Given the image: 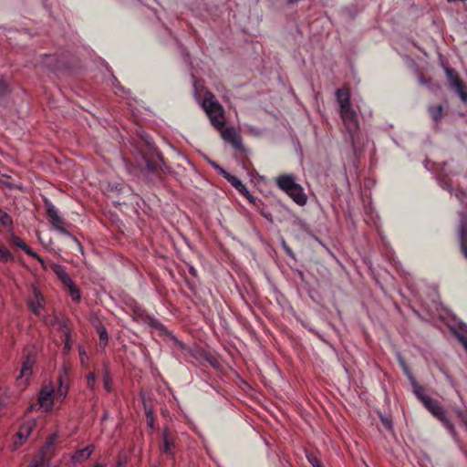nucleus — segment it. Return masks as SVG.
Segmentation results:
<instances>
[{"instance_id":"ddd939ff","label":"nucleus","mask_w":467,"mask_h":467,"mask_svg":"<svg viewBox=\"0 0 467 467\" xmlns=\"http://www.w3.org/2000/svg\"><path fill=\"white\" fill-rule=\"evenodd\" d=\"M276 183L278 187L285 192L286 193L292 190L297 183L295 182V179L292 175H281L276 179Z\"/></svg>"},{"instance_id":"3c124183","label":"nucleus","mask_w":467,"mask_h":467,"mask_svg":"<svg viewBox=\"0 0 467 467\" xmlns=\"http://www.w3.org/2000/svg\"><path fill=\"white\" fill-rule=\"evenodd\" d=\"M205 360L206 362H210L212 366H215V362L213 360H212L207 355H206V358H205Z\"/></svg>"},{"instance_id":"2eb2a0df","label":"nucleus","mask_w":467,"mask_h":467,"mask_svg":"<svg viewBox=\"0 0 467 467\" xmlns=\"http://www.w3.org/2000/svg\"><path fill=\"white\" fill-rule=\"evenodd\" d=\"M34 363H35V359L33 357L27 356L25 358V360L23 361L20 375H19L20 379L25 378L26 380L28 379V377L32 373V367H33Z\"/></svg>"},{"instance_id":"6e6552de","label":"nucleus","mask_w":467,"mask_h":467,"mask_svg":"<svg viewBox=\"0 0 467 467\" xmlns=\"http://www.w3.org/2000/svg\"><path fill=\"white\" fill-rule=\"evenodd\" d=\"M32 291L33 295L27 299V306L35 315L38 316L45 306V298L36 286H33Z\"/></svg>"},{"instance_id":"ea45409f","label":"nucleus","mask_w":467,"mask_h":467,"mask_svg":"<svg viewBox=\"0 0 467 467\" xmlns=\"http://www.w3.org/2000/svg\"><path fill=\"white\" fill-rule=\"evenodd\" d=\"M400 362L403 368L405 374L409 376L410 381L412 382L413 380H415L414 378L410 375V369L407 367V365L405 364V362L401 358H400Z\"/></svg>"},{"instance_id":"39448f33","label":"nucleus","mask_w":467,"mask_h":467,"mask_svg":"<svg viewBox=\"0 0 467 467\" xmlns=\"http://www.w3.org/2000/svg\"><path fill=\"white\" fill-rule=\"evenodd\" d=\"M446 77L449 81L450 87L459 95L463 102L467 101V89L463 82L458 76V73L453 69L447 67L445 69Z\"/></svg>"},{"instance_id":"cd10ccee","label":"nucleus","mask_w":467,"mask_h":467,"mask_svg":"<svg viewBox=\"0 0 467 467\" xmlns=\"http://www.w3.org/2000/svg\"><path fill=\"white\" fill-rule=\"evenodd\" d=\"M0 223L2 226L8 228L12 226L13 221L11 216L0 208Z\"/></svg>"},{"instance_id":"f8f14e48","label":"nucleus","mask_w":467,"mask_h":467,"mask_svg":"<svg viewBox=\"0 0 467 467\" xmlns=\"http://www.w3.org/2000/svg\"><path fill=\"white\" fill-rule=\"evenodd\" d=\"M47 214L49 222L55 229L64 224V221L59 216L57 210L50 202L47 203Z\"/></svg>"},{"instance_id":"f704fd0d","label":"nucleus","mask_w":467,"mask_h":467,"mask_svg":"<svg viewBox=\"0 0 467 467\" xmlns=\"http://www.w3.org/2000/svg\"><path fill=\"white\" fill-rule=\"evenodd\" d=\"M27 467H48V463L34 458Z\"/></svg>"},{"instance_id":"4c0bfd02","label":"nucleus","mask_w":467,"mask_h":467,"mask_svg":"<svg viewBox=\"0 0 467 467\" xmlns=\"http://www.w3.org/2000/svg\"><path fill=\"white\" fill-rule=\"evenodd\" d=\"M24 251L30 256L34 257V258H36L41 264L42 265L44 266V261L41 257H39L36 253H35L31 248H29L27 245L26 247L24 249Z\"/></svg>"},{"instance_id":"dca6fc26","label":"nucleus","mask_w":467,"mask_h":467,"mask_svg":"<svg viewBox=\"0 0 467 467\" xmlns=\"http://www.w3.org/2000/svg\"><path fill=\"white\" fill-rule=\"evenodd\" d=\"M93 451V446H87L81 450L77 451L72 456V461L76 462L85 461L92 454Z\"/></svg>"},{"instance_id":"5701e85b","label":"nucleus","mask_w":467,"mask_h":467,"mask_svg":"<svg viewBox=\"0 0 467 467\" xmlns=\"http://www.w3.org/2000/svg\"><path fill=\"white\" fill-rule=\"evenodd\" d=\"M58 382H59V386H58L56 393L54 394V398L63 400L67 397V394L68 391V387L67 385H64L63 376L61 373L59 374V377H58Z\"/></svg>"},{"instance_id":"49530a36","label":"nucleus","mask_w":467,"mask_h":467,"mask_svg":"<svg viewBox=\"0 0 467 467\" xmlns=\"http://www.w3.org/2000/svg\"><path fill=\"white\" fill-rule=\"evenodd\" d=\"M147 423L150 428H153L154 426V420L153 416H150V418H147Z\"/></svg>"},{"instance_id":"9d476101","label":"nucleus","mask_w":467,"mask_h":467,"mask_svg":"<svg viewBox=\"0 0 467 467\" xmlns=\"http://www.w3.org/2000/svg\"><path fill=\"white\" fill-rule=\"evenodd\" d=\"M458 237L460 241L461 251L467 258V218L462 216L458 229Z\"/></svg>"},{"instance_id":"7ed1b4c3","label":"nucleus","mask_w":467,"mask_h":467,"mask_svg":"<svg viewBox=\"0 0 467 467\" xmlns=\"http://www.w3.org/2000/svg\"><path fill=\"white\" fill-rule=\"evenodd\" d=\"M423 405L435 418L444 424L451 433H454V425L448 419L445 409L437 400L426 398L423 400Z\"/></svg>"},{"instance_id":"c85d7f7f","label":"nucleus","mask_w":467,"mask_h":467,"mask_svg":"<svg viewBox=\"0 0 467 467\" xmlns=\"http://www.w3.org/2000/svg\"><path fill=\"white\" fill-rule=\"evenodd\" d=\"M412 386H413V391L415 393V395L417 396V398L423 403V400L424 399L426 398H430L429 396H427L425 393H424V389L421 387V386H419L415 380H413L412 382Z\"/></svg>"},{"instance_id":"37998d69","label":"nucleus","mask_w":467,"mask_h":467,"mask_svg":"<svg viewBox=\"0 0 467 467\" xmlns=\"http://www.w3.org/2000/svg\"><path fill=\"white\" fill-rule=\"evenodd\" d=\"M60 234H64V235H67V236H69V237H72L74 240H76L75 237H73L71 235V234L63 226L61 225L60 227H57L56 228Z\"/></svg>"},{"instance_id":"c9c22d12","label":"nucleus","mask_w":467,"mask_h":467,"mask_svg":"<svg viewBox=\"0 0 467 467\" xmlns=\"http://www.w3.org/2000/svg\"><path fill=\"white\" fill-rule=\"evenodd\" d=\"M193 86H194L196 99H197L199 105L201 106V108L202 109H204V98H202L201 95L198 93V91H197V82L196 81H194Z\"/></svg>"},{"instance_id":"1a4fd4ad","label":"nucleus","mask_w":467,"mask_h":467,"mask_svg":"<svg viewBox=\"0 0 467 467\" xmlns=\"http://www.w3.org/2000/svg\"><path fill=\"white\" fill-rule=\"evenodd\" d=\"M336 99L338 104L339 112L352 108L350 103V91L348 88H338L336 91Z\"/></svg>"},{"instance_id":"603ef678","label":"nucleus","mask_w":467,"mask_h":467,"mask_svg":"<svg viewBox=\"0 0 467 467\" xmlns=\"http://www.w3.org/2000/svg\"><path fill=\"white\" fill-rule=\"evenodd\" d=\"M96 467H101L100 465H97Z\"/></svg>"},{"instance_id":"4be33fe9","label":"nucleus","mask_w":467,"mask_h":467,"mask_svg":"<svg viewBox=\"0 0 467 467\" xmlns=\"http://www.w3.org/2000/svg\"><path fill=\"white\" fill-rule=\"evenodd\" d=\"M36 425L35 421H28L21 426L19 431L16 433V436L20 440H26L31 433L34 426Z\"/></svg>"},{"instance_id":"0eeeda50","label":"nucleus","mask_w":467,"mask_h":467,"mask_svg":"<svg viewBox=\"0 0 467 467\" xmlns=\"http://www.w3.org/2000/svg\"><path fill=\"white\" fill-rule=\"evenodd\" d=\"M57 439L58 435L57 433L51 434L40 450L38 455L35 458L48 463L49 460L55 454V444L57 441Z\"/></svg>"},{"instance_id":"473e14b6","label":"nucleus","mask_w":467,"mask_h":467,"mask_svg":"<svg viewBox=\"0 0 467 467\" xmlns=\"http://www.w3.org/2000/svg\"><path fill=\"white\" fill-rule=\"evenodd\" d=\"M307 461L313 467H323L320 461L312 453L307 454Z\"/></svg>"},{"instance_id":"4468645a","label":"nucleus","mask_w":467,"mask_h":467,"mask_svg":"<svg viewBox=\"0 0 467 467\" xmlns=\"http://www.w3.org/2000/svg\"><path fill=\"white\" fill-rule=\"evenodd\" d=\"M287 194L293 199L298 205H305L307 201L306 195L304 193L303 188L297 184Z\"/></svg>"},{"instance_id":"c03bdc74","label":"nucleus","mask_w":467,"mask_h":467,"mask_svg":"<svg viewBox=\"0 0 467 467\" xmlns=\"http://www.w3.org/2000/svg\"><path fill=\"white\" fill-rule=\"evenodd\" d=\"M381 421L382 423L384 424V426L386 428H388L389 430H391L392 428V423H391V420L387 419V418H384V417H381Z\"/></svg>"},{"instance_id":"f257e3e1","label":"nucleus","mask_w":467,"mask_h":467,"mask_svg":"<svg viewBox=\"0 0 467 467\" xmlns=\"http://www.w3.org/2000/svg\"><path fill=\"white\" fill-rule=\"evenodd\" d=\"M148 146V152H143L138 165L140 171L146 176H151L158 174L159 170L161 169L162 159L161 155L156 151L153 144L146 140Z\"/></svg>"},{"instance_id":"393cba45","label":"nucleus","mask_w":467,"mask_h":467,"mask_svg":"<svg viewBox=\"0 0 467 467\" xmlns=\"http://www.w3.org/2000/svg\"><path fill=\"white\" fill-rule=\"evenodd\" d=\"M429 112L431 115V118L438 121L442 118L443 107L442 105L431 106L429 108Z\"/></svg>"},{"instance_id":"f03ea898","label":"nucleus","mask_w":467,"mask_h":467,"mask_svg":"<svg viewBox=\"0 0 467 467\" xmlns=\"http://www.w3.org/2000/svg\"><path fill=\"white\" fill-rule=\"evenodd\" d=\"M206 116L212 126L217 130H222L226 124L225 111L214 95L206 90Z\"/></svg>"},{"instance_id":"2f4dec72","label":"nucleus","mask_w":467,"mask_h":467,"mask_svg":"<svg viewBox=\"0 0 467 467\" xmlns=\"http://www.w3.org/2000/svg\"><path fill=\"white\" fill-rule=\"evenodd\" d=\"M0 259L5 262L13 259L10 252L4 246H0Z\"/></svg>"},{"instance_id":"e433bc0d","label":"nucleus","mask_w":467,"mask_h":467,"mask_svg":"<svg viewBox=\"0 0 467 467\" xmlns=\"http://www.w3.org/2000/svg\"><path fill=\"white\" fill-rule=\"evenodd\" d=\"M12 242L15 245L21 248L22 250H24L26 247V244L24 243V241L17 236H13Z\"/></svg>"},{"instance_id":"09e8293b","label":"nucleus","mask_w":467,"mask_h":467,"mask_svg":"<svg viewBox=\"0 0 467 467\" xmlns=\"http://www.w3.org/2000/svg\"><path fill=\"white\" fill-rule=\"evenodd\" d=\"M79 356L81 358V361L83 362L84 361V358H87L86 351L84 349L80 350L79 351Z\"/></svg>"},{"instance_id":"a19ab883","label":"nucleus","mask_w":467,"mask_h":467,"mask_svg":"<svg viewBox=\"0 0 467 467\" xmlns=\"http://www.w3.org/2000/svg\"><path fill=\"white\" fill-rule=\"evenodd\" d=\"M400 362L403 368L405 374L409 376L410 381L412 382L413 380H415L414 378L410 375V369L407 367V365L405 364V362L401 358H400Z\"/></svg>"},{"instance_id":"bb28decb","label":"nucleus","mask_w":467,"mask_h":467,"mask_svg":"<svg viewBox=\"0 0 467 467\" xmlns=\"http://www.w3.org/2000/svg\"><path fill=\"white\" fill-rule=\"evenodd\" d=\"M96 328L99 336L100 345L106 346L109 340L106 327L103 325H99Z\"/></svg>"},{"instance_id":"423d86ee","label":"nucleus","mask_w":467,"mask_h":467,"mask_svg":"<svg viewBox=\"0 0 467 467\" xmlns=\"http://www.w3.org/2000/svg\"><path fill=\"white\" fill-rule=\"evenodd\" d=\"M342 121L350 134L352 141L354 140V135L359 129L358 115L353 108L339 112Z\"/></svg>"},{"instance_id":"a211bd4d","label":"nucleus","mask_w":467,"mask_h":467,"mask_svg":"<svg viewBox=\"0 0 467 467\" xmlns=\"http://www.w3.org/2000/svg\"><path fill=\"white\" fill-rule=\"evenodd\" d=\"M51 268L64 285L71 284L72 279L62 265L54 264L51 265Z\"/></svg>"},{"instance_id":"c756f323","label":"nucleus","mask_w":467,"mask_h":467,"mask_svg":"<svg viewBox=\"0 0 467 467\" xmlns=\"http://www.w3.org/2000/svg\"><path fill=\"white\" fill-rule=\"evenodd\" d=\"M9 93V87L5 78L0 75V99Z\"/></svg>"},{"instance_id":"58836bf2","label":"nucleus","mask_w":467,"mask_h":467,"mask_svg":"<svg viewBox=\"0 0 467 467\" xmlns=\"http://www.w3.org/2000/svg\"><path fill=\"white\" fill-rule=\"evenodd\" d=\"M400 362L403 368L405 374L409 376L410 381L412 382L413 380H415L414 378L410 375V369L407 367V365L405 364V362L401 358H400Z\"/></svg>"},{"instance_id":"f3484780","label":"nucleus","mask_w":467,"mask_h":467,"mask_svg":"<svg viewBox=\"0 0 467 467\" xmlns=\"http://www.w3.org/2000/svg\"><path fill=\"white\" fill-rule=\"evenodd\" d=\"M43 64L46 67L53 71L58 70L61 67L57 55H45Z\"/></svg>"},{"instance_id":"a18cd8bd","label":"nucleus","mask_w":467,"mask_h":467,"mask_svg":"<svg viewBox=\"0 0 467 467\" xmlns=\"http://www.w3.org/2000/svg\"><path fill=\"white\" fill-rule=\"evenodd\" d=\"M457 414H458V416H459L462 420H464L465 422H467V412H464V411H462V410H457Z\"/></svg>"},{"instance_id":"72a5a7b5","label":"nucleus","mask_w":467,"mask_h":467,"mask_svg":"<svg viewBox=\"0 0 467 467\" xmlns=\"http://www.w3.org/2000/svg\"><path fill=\"white\" fill-rule=\"evenodd\" d=\"M96 384V376L93 372H90L87 377V385L88 388L93 389Z\"/></svg>"},{"instance_id":"6ab92c4d","label":"nucleus","mask_w":467,"mask_h":467,"mask_svg":"<svg viewBox=\"0 0 467 467\" xmlns=\"http://www.w3.org/2000/svg\"><path fill=\"white\" fill-rule=\"evenodd\" d=\"M163 439V445H162V451L166 454H171L172 448L174 447L173 439L169 431V430H164L162 434Z\"/></svg>"},{"instance_id":"7c9ffc66","label":"nucleus","mask_w":467,"mask_h":467,"mask_svg":"<svg viewBox=\"0 0 467 467\" xmlns=\"http://www.w3.org/2000/svg\"><path fill=\"white\" fill-rule=\"evenodd\" d=\"M103 383H104V387H105L106 390L109 392L111 391L112 380H111V378L109 376L107 367H105V371H104V375H103Z\"/></svg>"},{"instance_id":"20e7f679","label":"nucleus","mask_w":467,"mask_h":467,"mask_svg":"<svg viewBox=\"0 0 467 467\" xmlns=\"http://www.w3.org/2000/svg\"><path fill=\"white\" fill-rule=\"evenodd\" d=\"M220 133L221 138L228 144H230L233 149H234L238 152H244L245 147L243 144V140L241 135L237 132L236 129L233 126L226 127L223 126L222 130H217Z\"/></svg>"},{"instance_id":"9b49d317","label":"nucleus","mask_w":467,"mask_h":467,"mask_svg":"<svg viewBox=\"0 0 467 467\" xmlns=\"http://www.w3.org/2000/svg\"><path fill=\"white\" fill-rule=\"evenodd\" d=\"M53 400L54 389L49 387L43 388L38 398L40 406L45 408L46 410H49L52 408Z\"/></svg>"},{"instance_id":"8fccbe9b","label":"nucleus","mask_w":467,"mask_h":467,"mask_svg":"<svg viewBox=\"0 0 467 467\" xmlns=\"http://www.w3.org/2000/svg\"><path fill=\"white\" fill-rule=\"evenodd\" d=\"M145 410H146L147 418H150V416H153L152 415V411H151L150 409L148 410L147 408H145Z\"/></svg>"},{"instance_id":"412c9836","label":"nucleus","mask_w":467,"mask_h":467,"mask_svg":"<svg viewBox=\"0 0 467 467\" xmlns=\"http://www.w3.org/2000/svg\"><path fill=\"white\" fill-rule=\"evenodd\" d=\"M147 322L151 327L158 329L161 333H165L171 340H173L175 343H178L180 346H182V343L179 342L177 340V338L175 337H173L171 333H169L157 319H155L153 317H148Z\"/></svg>"},{"instance_id":"a878e982","label":"nucleus","mask_w":467,"mask_h":467,"mask_svg":"<svg viewBox=\"0 0 467 467\" xmlns=\"http://www.w3.org/2000/svg\"><path fill=\"white\" fill-rule=\"evenodd\" d=\"M68 288V293L73 301L78 302L80 300V292L78 288L74 285L73 281L71 284L65 285Z\"/></svg>"},{"instance_id":"b1692460","label":"nucleus","mask_w":467,"mask_h":467,"mask_svg":"<svg viewBox=\"0 0 467 467\" xmlns=\"http://www.w3.org/2000/svg\"><path fill=\"white\" fill-rule=\"evenodd\" d=\"M60 327L63 329V333H64V337H65V344H64L63 351L65 353H67L71 349L70 330L67 328L66 322H62Z\"/></svg>"},{"instance_id":"aec40b11","label":"nucleus","mask_w":467,"mask_h":467,"mask_svg":"<svg viewBox=\"0 0 467 467\" xmlns=\"http://www.w3.org/2000/svg\"><path fill=\"white\" fill-rule=\"evenodd\" d=\"M225 179L242 194L247 195L249 193L245 185L237 177L227 174Z\"/></svg>"},{"instance_id":"79ce46f5","label":"nucleus","mask_w":467,"mask_h":467,"mask_svg":"<svg viewBox=\"0 0 467 467\" xmlns=\"http://www.w3.org/2000/svg\"><path fill=\"white\" fill-rule=\"evenodd\" d=\"M210 163L216 169L219 171V172L224 177L226 178L227 174H229L225 170H223V168H221L219 165H217L214 161H210Z\"/></svg>"},{"instance_id":"de8ad7c7","label":"nucleus","mask_w":467,"mask_h":467,"mask_svg":"<svg viewBox=\"0 0 467 467\" xmlns=\"http://www.w3.org/2000/svg\"><path fill=\"white\" fill-rule=\"evenodd\" d=\"M459 339L467 350V338L464 337H459Z\"/></svg>"}]
</instances>
